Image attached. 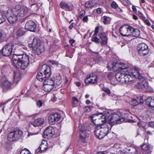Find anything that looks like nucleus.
<instances>
[{
    "label": "nucleus",
    "instance_id": "1",
    "mask_svg": "<svg viewBox=\"0 0 154 154\" xmlns=\"http://www.w3.org/2000/svg\"><path fill=\"white\" fill-rule=\"evenodd\" d=\"M51 75L50 67L46 64L40 65L39 72L36 76V79L41 82L43 81V84L54 85L53 80L49 79Z\"/></svg>",
    "mask_w": 154,
    "mask_h": 154
},
{
    "label": "nucleus",
    "instance_id": "2",
    "mask_svg": "<svg viewBox=\"0 0 154 154\" xmlns=\"http://www.w3.org/2000/svg\"><path fill=\"white\" fill-rule=\"evenodd\" d=\"M12 60L14 65L18 68L24 69L27 68L30 63L34 62L32 58H29V56L26 54L22 55L14 54L12 57Z\"/></svg>",
    "mask_w": 154,
    "mask_h": 154
},
{
    "label": "nucleus",
    "instance_id": "3",
    "mask_svg": "<svg viewBox=\"0 0 154 154\" xmlns=\"http://www.w3.org/2000/svg\"><path fill=\"white\" fill-rule=\"evenodd\" d=\"M111 129V125L106 124L101 126H97L95 127V134L96 137L99 139L103 138L108 133Z\"/></svg>",
    "mask_w": 154,
    "mask_h": 154
},
{
    "label": "nucleus",
    "instance_id": "4",
    "mask_svg": "<svg viewBox=\"0 0 154 154\" xmlns=\"http://www.w3.org/2000/svg\"><path fill=\"white\" fill-rule=\"evenodd\" d=\"M126 72L125 73L118 72L115 75L116 79L121 84H130L133 81V78L129 74L128 70H126Z\"/></svg>",
    "mask_w": 154,
    "mask_h": 154
},
{
    "label": "nucleus",
    "instance_id": "5",
    "mask_svg": "<svg viewBox=\"0 0 154 154\" xmlns=\"http://www.w3.org/2000/svg\"><path fill=\"white\" fill-rule=\"evenodd\" d=\"M130 31L132 35L135 37H138L140 34V30L136 28H134L132 26H129L128 27H123L121 26L119 29V31L122 36H129L131 35H127V32Z\"/></svg>",
    "mask_w": 154,
    "mask_h": 154
},
{
    "label": "nucleus",
    "instance_id": "6",
    "mask_svg": "<svg viewBox=\"0 0 154 154\" xmlns=\"http://www.w3.org/2000/svg\"><path fill=\"white\" fill-rule=\"evenodd\" d=\"M32 43V48L34 50L33 52L35 54H40L44 51L43 45L41 44L40 41L38 40L36 38L33 39Z\"/></svg>",
    "mask_w": 154,
    "mask_h": 154
},
{
    "label": "nucleus",
    "instance_id": "7",
    "mask_svg": "<svg viewBox=\"0 0 154 154\" xmlns=\"http://www.w3.org/2000/svg\"><path fill=\"white\" fill-rule=\"evenodd\" d=\"M22 135V131L19 129H17L9 132L8 134L7 138L10 142L17 141L20 139Z\"/></svg>",
    "mask_w": 154,
    "mask_h": 154
},
{
    "label": "nucleus",
    "instance_id": "8",
    "mask_svg": "<svg viewBox=\"0 0 154 154\" xmlns=\"http://www.w3.org/2000/svg\"><path fill=\"white\" fill-rule=\"evenodd\" d=\"M125 119L123 118H120L119 116L117 114H113L109 116L108 119L107 125H110L111 128L112 126L116 123H120V122L124 121Z\"/></svg>",
    "mask_w": 154,
    "mask_h": 154
},
{
    "label": "nucleus",
    "instance_id": "9",
    "mask_svg": "<svg viewBox=\"0 0 154 154\" xmlns=\"http://www.w3.org/2000/svg\"><path fill=\"white\" fill-rule=\"evenodd\" d=\"M6 19L11 24H14L17 21L18 16L14 12L13 9H9L7 12Z\"/></svg>",
    "mask_w": 154,
    "mask_h": 154
},
{
    "label": "nucleus",
    "instance_id": "10",
    "mask_svg": "<svg viewBox=\"0 0 154 154\" xmlns=\"http://www.w3.org/2000/svg\"><path fill=\"white\" fill-rule=\"evenodd\" d=\"M14 45L9 43L5 45L1 50V53L3 56H9L12 54Z\"/></svg>",
    "mask_w": 154,
    "mask_h": 154
},
{
    "label": "nucleus",
    "instance_id": "11",
    "mask_svg": "<svg viewBox=\"0 0 154 154\" xmlns=\"http://www.w3.org/2000/svg\"><path fill=\"white\" fill-rule=\"evenodd\" d=\"M14 12L19 17H23L26 15L28 11V8L25 6L17 5L13 9Z\"/></svg>",
    "mask_w": 154,
    "mask_h": 154
},
{
    "label": "nucleus",
    "instance_id": "12",
    "mask_svg": "<svg viewBox=\"0 0 154 154\" xmlns=\"http://www.w3.org/2000/svg\"><path fill=\"white\" fill-rule=\"evenodd\" d=\"M138 53L140 55H147L149 53L148 46L144 43L139 44L137 45Z\"/></svg>",
    "mask_w": 154,
    "mask_h": 154
},
{
    "label": "nucleus",
    "instance_id": "13",
    "mask_svg": "<svg viewBox=\"0 0 154 154\" xmlns=\"http://www.w3.org/2000/svg\"><path fill=\"white\" fill-rule=\"evenodd\" d=\"M140 85H139V88H141L143 90L146 92H150L151 91V88L150 86L148 85V82H147L145 78L144 77L143 79H140Z\"/></svg>",
    "mask_w": 154,
    "mask_h": 154
},
{
    "label": "nucleus",
    "instance_id": "14",
    "mask_svg": "<svg viewBox=\"0 0 154 154\" xmlns=\"http://www.w3.org/2000/svg\"><path fill=\"white\" fill-rule=\"evenodd\" d=\"M61 118L60 114L57 112H52L50 113L48 117V119L50 122H54L59 121Z\"/></svg>",
    "mask_w": 154,
    "mask_h": 154
},
{
    "label": "nucleus",
    "instance_id": "15",
    "mask_svg": "<svg viewBox=\"0 0 154 154\" xmlns=\"http://www.w3.org/2000/svg\"><path fill=\"white\" fill-rule=\"evenodd\" d=\"M36 27V25L32 20H29L26 23L25 29L31 32H35Z\"/></svg>",
    "mask_w": 154,
    "mask_h": 154
},
{
    "label": "nucleus",
    "instance_id": "16",
    "mask_svg": "<svg viewBox=\"0 0 154 154\" xmlns=\"http://www.w3.org/2000/svg\"><path fill=\"white\" fill-rule=\"evenodd\" d=\"M97 75L92 73L88 75L85 80V82L87 84L88 83L93 84L97 82Z\"/></svg>",
    "mask_w": 154,
    "mask_h": 154
},
{
    "label": "nucleus",
    "instance_id": "17",
    "mask_svg": "<svg viewBox=\"0 0 154 154\" xmlns=\"http://www.w3.org/2000/svg\"><path fill=\"white\" fill-rule=\"evenodd\" d=\"M55 131L51 126L48 127L44 131V135L48 138H51L55 134Z\"/></svg>",
    "mask_w": 154,
    "mask_h": 154
},
{
    "label": "nucleus",
    "instance_id": "18",
    "mask_svg": "<svg viewBox=\"0 0 154 154\" xmlns=\"http://www.w3.org/2000/svg\"><path fill=\"white\" fill-rule=\"evenodd\" d=\"M129 74L132 75L134 77L140 80V79H144V77L139 72V69L137 67H134V69L133 70L131 73L129 71Z\"/></svg>",
    "mask_w": 154,
    "mask_h": 154
},
{
    "label": "nucleus",
    "instance_id": "19",
    "mask_svg": "<svg viewBox=\"0 0 154 154\" xmlns=\"http://www.w3.org/2000/svg\"><path fill=\"white\" fill-rule=\"evenodd\" d=\"M99 36L100 39V42L102 45H106L107 43L108 38L106 34L103 32L99 33Z\"/></svg>",
    "mask_w": 154,
    "mask_h": 154
},
{
    "label": "nucleus",
    "instance_id": "20",
    "mask_svg": "<svg viewBox=\"0 0 154 154\" xmlns=\"http://www.w3.org/2000/svg\"><path fill=\"white\" fill-rule=\"evenodd\" d=\"M12 83L8 79H5L2 83L1 86L3 89V91L11 89Z\"/></svg>",
    "mask_w": 154,
    "mask_h": 154
},
{
    "label": "nucleus",
    "instance_id": "21",
    "mask_svg": "<svg viewBox=\"0 0 154 154\" xmlns=\"http://www.w3.org/2000/svg\"><path fill=\"white\" fill-rule=\"evenodd\" d=\"M44 122V119L43 118L36 119L33 121L31 122L30 124L34 127H37L42 125Z\"/></svg>",
    "mask_w": 154,
    "mask_h": 154
},
{
    "label": "nucleus",
    "instance_id": "22",
    "mask_svg": "<svg viewBox=\"0 0 154 154\" xmlns=\"http://www.w3.org/2000/svg\"><path fill=\"white\" fill-rule=\"evenodd\" d=\"M144 100L141 97H137L136 98L132 99L131 101V104L132 105L135 106L140 103H143Z\"/></svg>",
    "mask_w": 154,
    "mask_h": 154
},
{
    "label": "nucleus",
    "instance_id": "23",
    "mask_svg": "<svg viewBox=\"0 0 154 154\" xmlns=\"http://www.w3.org/2000/svg\"><path fill=\"white\" fill-rule=\"evenodd\" d=\"M60 6L62 9L66 11H72L73 9L72 6L69 5L68 4L63 2H60Z\"/></svg>",
    "mask_w": 154,
    "mask_h": 154
},
{
    "label": "nucleus",
    "instance_id": "24",
    "mask_svg": "<svg viewBox=\"0 0 154 154\" xmlns=\"http://www.w3.org/2000/svg\"><path fill=\"white\" fill-rule=\"evenodd\" d=\"M99 30V27L98 26H96L95 28L94 33L92 37V41L97 44H98L100 42V39L97 37V34Z\"/></svg>",
    "mask_w": 154,
    "mask_h": 154
},
{
    "label": "nucleus",
    "instance_id": "25",
    "mask_svg": "<svg viewBox=\"0 0 154 154\" xmlns=\"http://www.w3.org/2000/svg\"><path fill=\"white\" fill-rule=\"evenodd\" d=\"M90 131L88 130L81 128L80 130V137L82 138L88 137L89 136Z\"/></svg>",
    "mask_w": 154,
    "mask_h": 154
},
{
    "label": "nucleus",
    "instance_id": "26",
    "mask_svg": "<svg viewBox=\"0 0 154 154\" xmlns=\"http://www.w3.org/2000/svg\"><path fill=\"white\" fill-rule=\"evenodd\" d=\"M44 142L45 143H43V142H42L38 148L36 150V152H39L40 151H41V152H42L47 149L48 148L47 143L45 141H44Z\"/></svg>",
    "mask_w": 154,
    "mask_h": 154
},
{
    "label": "nucleus",
    "instance_id": "27",
    "mask_svg": "<svg viewBox=\"0 0 154 154\" xmlns=\"http://www.w3.org/2000/svg\"><path fill=\"white\" fill-rule=\"evenodd\" d=\"M100 115L99 119L97 120L98 123H100L98 126H101L102 125L108 123V122H106V116L101 114H100Z\"/></svg>",
    "mask_w": 154,
    "mask_h": 154
},
{
    "label": "nucleus",
    "instance_id": "28",
    "mask_svg": "<svg viewBox=\"0 0 154 154\" xmlns=\"http://www.w3.org/2000/svg\"><path fill=\"white\" fill-rule=\"evenodd\" d=\"M146 102L150 107L154 108V97H148L146 100Z\"/></svg>",
    "mask_w": 154,
    "mask_h": 154
},
{
    "label": "nucleus",
    "instance_id": "29",
    "mask_svg": "<svg viewBox=\"0 0 154 154\" xmlns=\"http://www.w3.org/2000/svg\"><path fill=\"white\" fill-rule=\"evenodd\" d=\"M100 114H94L92 115L91 117V120L93 123L96 126L100 124L98 123L97 120L99 119Z\"/></svg>",
    "mask_w": 154,
    "mask_h": 154
},
{
    "label": "nucleus",
    "instance_id": "30",
    "mask_svg": "<svg viewBox=\"0 0 154 154\" xmlns=\"http://www.w3.org/2000/svg\"><path fill=\"white\" fill-rule=\"evenodd\" d=\"M14 82L17 84L20 79V75L19 71H14Z\"/></svg>",
    "mask_w": 154,
    "mask_h": 154
},
{
    "label": "nucleus",
    "instance_id": "31",
    "mask_svg": "<svg viewBox=\"0 0 154 154\" xmlns=\"http://www.w3.org/2000/svg\"><path fill=\"white\" fill-rule=\"evenodd\" d=\"M7 35L6 32L3 30H0V42L6 40Z\"/></svg>",
    "mask_w": 154,
    "mask_h": 154
},
{
    "label": "nucleus",
    "instance_id": "32",
    "mask_svg": "<svg viewBox=\"0 0 154 154\" xmlns=\"http://www.w3.org/2000/svg\"><path fill=\"white\" fill-rule=\"evenodd\" d=\"M54 85L55 87H56L60 85L62 81V79L60 76H57L54 79Z\"/></svg>",
    "mask_w": 154,
    "mask_h": 154
},
{
    "label": "nucleus",
    "instance_id": "33",
    "mask_svg": "<svg viewBox=\"0 0 154 154\" xmlns=\"http://www.w3.org/2000/svg\"><path fill=\"white\" fill-rule=\"evenodd\" d=\"M119 71L123 69H125V73L127 72L126 70H128V72L129 73V70L130 69V68L129 67L128 65L124 63H120L119 66Z\"/></svg>",
    "mask_w": 154,
    "mask_h": 154
},
{
    "label": "nucleus",
    "instance_id": "34",
    "mask_svg": "<svg viewBox=\"0 0 154 154\" xmlns=\"http://www.w3.org/2000/svg\"><path fill=\"white\" fill-rule=\"evenodd\" d=\"M23 29L19 28L17 30L15 34L17 38H20L25 34V32Z\"/></svg>",
    "mask_w": 154,
    "mask_h": 154
},
{
    "label": "nucleus",
    "instance_id": "35",
    "mask_svg": "<svg viewBox=\"0 0 154 154\" xmlns=\"http://www.w3.org/2000/svg\"><path fill=\"white\" fill-rule=\"evenodd\" d=\"M54 85H48L43 84V89L46 92L51 91L54 87Z\"/></svg>",
    "mask_w": 154,
    "mask_h": 154
},
{
    "label": "nucleus",
    "instance_id": "36",
    "mask_svg": "<svg viewBox=\"0 0 154 154\" xmlns=\"http://www.w3.org/2000/svg\"><path fill=\"white\" fill-rule=\"evenodd\" d=\"M142 149L143 150L146 151V154H150L151 151L150 147L146 144L144 143L142 146Z\"/></svg>",
    "mask_w": 154,
    "mask_h": 154
},
{
    "label": "nucleus",
    "instance_id": "37",
    "mask_svg": "<svg viewBox=\"0 0 154 154\" xmlns=\"http://www.w3.org/2000/svg\"><path fill=\"white\" fill-rule=\"evenodd\" d=\"M6 15L4 12L0 11V24L5 21Z\"/></svg>",
    "mask_w": 154,
    "mask_h": 154
},
{
    "label": "nucleus",
    "instance_id": "38",
    "mask_svg": "<svg viewBox=\"0 0 154 154\" xmlns=\"http://www.w3.org/2000/svg\"><path fill=\"white\" fill-rule=\"evenodd\" d=\"M78 145L80 146H85L87 145V142L85 138L80 137V139L78 142Z\"/></svg>",
    "mask_w": 154,
    "mask_h": 154
},
{
    "label": "nucleus",
    "instance_id": "39",
    "mask_svg": "<svg viewBox=\"0 0 154 154\" xmlns=\"http://www.w3.org/2000/svg\"><path fill=\"white\" fill-rule=\"evenodd\" d=\"M72 107H74L78 106L79 100L76 97H72Z\"/></svg>",
    "mask_w": 154,
    "mask_h": 154
},
{
    "label": "nucleus",
    "instance_id": "40",
    "mask_svg": "<svg viewBox=\"0 0 154 154\" xmlns=\"http://www.w3.org/2000/svg\"><path fill=\"white\" fill-rule=\"evenodd\" d=\"M102 19L103 23L104 24L109 23H110L111 21V18L110 17L106 16H103Z\"/></svg>",
    "mask_w": 154,
    "mask_h": 154
},
{
    "label": "nucleus",
    "instance_id": "41",
    "mask_svg": "<svg viewBox=\"0 0 154 154\" xmlns=\"http://www.w3.org/2000/svg\"><path fill=\"white\" fill-rule=\"evenodd\" d=\"M94 5L92 1H89L86 3L85 7L87 8H90L93 7Z\"/></svg>",
    "mask_w": 154,
    "mask_h": 154
},
{
    "label": "nucleus",
    "instance_id": "42",
    "mask_svg": "<svg viewBox=\"0 0 154 154\" xmlns=\"http://www.w3.org/2000/svg\"><path fill=\"white\" fill-rule=\"evenodd\" d=\"M42 3L41 2H38L36 4H35V6L33 7V8H31L32 10L34 11H38V10L40 7L42 6Z\"/></svg>",
    "mask_w": 154,
    "mask_h": 154
},
{
    "label": "nucleus",
    "instance_id": "43",
    "mask_svg": "<svg viewBox=\"0 0 154 154\" xmlns=\"http://www.w3.org/2000/svg\"><path fill=\"white\" fill-rule=\"evenodd\" d=\"M94 60L96 63H98L99 62L102 60V58L100 54H97L94 58Z\"/></svg>",
    "mask_w": 154,
    "mask_h": 154
},
{
    "label": "nucleus",
    "instance_id": "44",
    "mask_svg": "<svg viewBox=\"0 0 154 154\" xmlns=\"http://www.w3.org/2000/svg\"><path fill=\"white\" fill-rule=\"evenodd\" d=\"M114 62L113 61H110L108 64V66H107L108 69L110 70L113 69Z\"/></svg>",
    "mask_w": 154,
    "mask_h": 154
},
{
    "label": "nucleus",
    "instance_id": "45",
    "mask_svg": "<svg viewBox=\"0 0 154 154\" xmlns=\"http://www.w3.org/2000/svg\"><path fill=\"white\" fill-rule=\"evenodd\" d=\"M20 154H31V153L28 150L25 148L21 151Z\"/></svg>",
    "mask_w": 154,
    "mask_h": 154
},
{
    "label": "nucleus",
    "instance_id": "46",
    "mask_svg": "<svg viewBox=\"0 0 154 154\" xmlns=\"http://www.w3.org/2000/svg\"><path fill=\"white\" fill-rule=\"evenodd\" d=\"M119 64L114 62L113 70H114L119 71Z\"/></svg>",
    "mask_w": 154,
    "mask_h": 154
},
{
    "label": "nucleus",
    "instance_id": "47",
    "mask_svg": "<svg viewBox=\"0 0 154 154\" xmlns=\"http://www.w3.org/2000/svg\"><path fill=\"white\" fill-rule=\"evenodd\" d=\"M29 2L31 8H33L35 6V4H36L35 0H29Z\"/></svg>",
    "mask_w": 154,
    "mask_h": 154
},
{
    "label": "nucleus",
    "instance_id": "48",
    "mask_svg": "<svg viewBox=\"0 0 154 154\" xmlns=\"http://www.w3.org/2000/svg\"><path fill=\"white\" fill-rule=\"evenodd\" d=\"M42 26L44 27H48L49 25V22L47 19H45V21L42 22Z\"/></svg>",
    "mask_w": 154,
    "mask_h": 154
},
{
    "label": "nucleus",
    "instance_id": "49",
    "mask_svg": "<svg viewBox=\"0 0 154 154\" xmlns=\"http://www.w3.org/2000/svg\"><path fill=\"white\" fill-rule=\"evenodd\" d=\"M92 107L91 106H86L84 108V110L85 112H89L91 111Z\"/></svg>",
    "mask_w": 154,
    "mask_h": 154
},
{
    "label": "nucleus",
    "instance_id": "50",
    "mask_svg": "<svg viewBox=\"0 0 154 154\" xmlns=\"http://www.w3.org/2000/svg\"><path fill=\"white\" fill-rule=\"evenodd\" d=\"M85 14V11L84 10H82L80 12L79 18L82 19V18L84 16Z\"/></svg>",
    "mask_w": 154,
    "mask_h": 154
},
{
    "label": "nucleus",
    "instance_id": "51",
    "mask_svg": "<svg viewBox=\"0 0 154 154\" xmlns=\"http://www.w3.org/2000/svg\"><path fill=\"white\" fill-rule=\"evenodd\" d=\"M118 6L117 4L114 1L112 2L111 5V7L113 9H115Z\"/></svg>",
    "mask_w": 154,
    "mask_h": 154
},
{
    "label": "nucleus",
    "instance_id": "52",
    "mask_svg": "<svg viewBox=\"0 0 154 154\" xmlns=\"http://www.w3.org/2000/svg\"><path fill=\"white\" fill-rule=\"evenodd\" d=\"M102 90L106 93L108 94H110V90L108 88L103 87L102 88Z\"/></svg>",
    "mask_w": 154,
    "mask_h": 154
},
{
    "label": "nucleus",
    "instance_id": "53",
    "mask_svg": "<svg viewBox=\"0 0 154 154\" xmlns=\"http://www.w3.org/2000/svg\"><path fill=\"white\" fill-rule=\"evenodd\" d=\"M36 104L38 107H40L42 106V102L41 100H39L37 101Z\"/></svg>",
    "mask_w": 154,
    "mask_h": 154
},
{
    "label": "nucleus",
    "instance_id": "54",
    "mask_svg": "<svg viewBox=\"0 0 154 154\" xmlns=\"http://www.w3.org/2000/svg\"><path fill=\"white\" fill-rule=\"evenodd\" d=\"M82 20L84 22L87 23L88 20V16H85L82 18Z\"/></svg>",
    "mask_w": 154,
    "mask_h": 154
},
{
    "label": "nucleus",
    "instance_id": "55",
    "mask_svg": "<svg viewBox=\"0 0 154 154\" xmlns=\"http://www.w3.org/2000/svg\"><path fill=\"white\" fill-rule=\"evenodd\" d=\"M49 62L53 65H55L57 66L58 64V63L56 61L49 60Z\"/></svg>",
    "mask_w": 154,
    "mask_h": 154
},
{
    "label": "nucleus",
    "instance_id": "56",
    "mask_svg": "<svg viewBox=\"0 0 154 154\" xmlns=\"http://www.w3.org/2000/svg\"><path fill=\"white\" fill-rule=\"evenodd\" d=\"M145 23L148 26H150L151 25V23L149 22L148 20L146 19L145 20Z\"/></svg>",
    "mask_w": 154,
    "mask_h": 154
},
{
    "label": "nucleus",
    "instance_id": "57",
    "mask_svg": "<svg viewBox=\"0 0 154 154\" xmlns=\"http://www.w3.org/2000/svg\"><path fill=\"white\" fill-rule=\"evenodd\" d=\"M128 154H141L140 152L138 151H136L135 152H129Z\"/></svg>",
    "mask_w": 154,
    "mask_h": 154
},
{
    "label": "nucleus",
    "instance_id": "58",
    "mask_svg": "<svg viewBox=\"0 0 154 154\" xmlns=\"http://www.w3.org/2000/svg\"><path fill=\"white\" fill-rule=\"evenodd\" d=\"M96 11L98 14H100L102 12V10L101 8H98L96 9Z\"/></svg>",
    "mask_w": 154,
    "mask_h": 154
},
{
    "label": "nucleus",
    "instance_id": "59",
    "mask_svg": "<svg viewBox=\"0 0 154 154\" xmlns=\"http://www.w3.org/2000/svg\"><path fill=\"white\" fill-rule=\"evenodd\" d=\"M115 9H116L118 11L120 12H123V10L119 7L118 6Z\"/></svg>",
    "mask_w": 154,
    "mask_h": 154
},
{
    "label": "nucleus",
    "instance_id": "60",
    "mask_svg": "<svg viewBox=\"0 0 154 154\" xmlns=\"http://www.w3.org/2000/svg\"><path fill=\"white\" fill-rule=\"evenodd\" d=\"M148 125L150 127H154V122H150Z\"/></svg>",
    "mask_w": 154,
    "mask_h": 154
},
{
    "label": "nucleus",
    "instance_id": "61",
    "mask_svg": "<svg viewBox=\"0 0 154 154\" xmlns=\"http://www.w3.org/2000/svg\"><path fill=\"white\" fill-rule=\"evenodd\" d=\"M52 41L54 43H57L58 42V39L56 38H53Z\"/></svg>",
    "mask_w": 154,
    "mask_h": 154
},
{
    "label": "nucleus",
    "instance_id": "62",
    "mask_svg": "<svg viewBox=\"0 0 154 154\" xmlns=\"http://www.w3.org/2000/svg\"><path fill=\"white\" fill-rule=\"evenodd\" d=\"M69 42L71 45L73 46V44L75 42V41L73 39H71L69 40Z\"/></svg>",
    "mask_w": 154,
    "mask_h": 154
},
{
    "label": "nucleus",
    "instance_id": "63",
    "mask_svg": "<svg viewBox=\"0 0 154 154\" xmlns=\"http://www.w3.org/2000/svg\"><path fill=\"white\" fill-rule=\"evenodd\" d=\"M132 9L135 12H136L137 11V10L135 6H133L132 7Z\"/></svg>",
    "mask_w": 154,
    "mask_h": 154
},
{
    "label": "nucleus",
    "instance_id": "64",
    "mask_svg": "<svg viewBox=\"0 0 154 154\" xmlns=\"http://www.w3.org/2000/svg\"><path fill=\"white\" fill-rule=\"evenodd\" d=\"M121 47H123L125 45V43L122 42H120L119 44Z\"/></svg>",
    "mask_w": 154,
    "mask_h": 154
}]
</instances>
